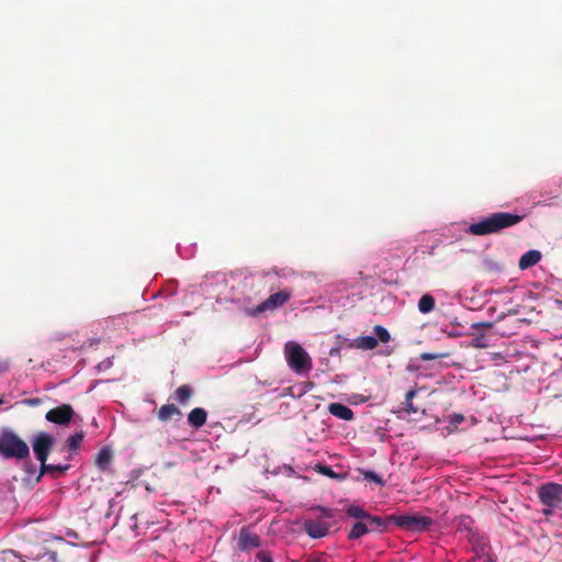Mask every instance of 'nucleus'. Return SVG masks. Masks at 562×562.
<instances>
[{"instance_id":"12","label":"nucleus","mask_w":562,"mask_h":562,"mask_svg":"<svg viewBox=\"0 0 562 562\" xmlns=\"http://www.w3.org/2000/svg\"><path fill=\"white\" fill-rule=\"evenodd\" d=\"M390 522H393L389 519V516L383 518L380 516L369 515L366 519V524L369 532H383L387 529Z\"/></svg>"},{"instance_id":"38","label":"nucleus","mask_w":562,"mask_h":562,"mask_svg":"<svg viewBox=\"0 0 562 562\" xmlns=\"http://www.w3.org/2000/svg\"><path fill=\"white\" fill-rule=\"evenodd\" d=\"M26 471L30 472L31 474L35 473V465L32 463H27Z\"/></svg>"},{"instance_id":"30","label":"nucleus","mask_w":562,"mask_h":562,"mask_svg":"<svg viewBox=\"0 0 562 562\" xmlns=\"http://www.w3.org/2000/svg\"><path fill=\"white\" fill-rule=\"evenodd\" d=\"M318 472L328 476V477H336V473L334 470L328 465H318Z\"/></svg>"},{"instance_id":"25","label":"nucleus","mask_w":562,"mask_h":562,"mask_svg":"<svg viewBox=\"0 0 562 562\" xmlns=\"http://www.w3.org/2000/svg\"><path fill=\"white\" fill-rule=\"evenodd\" d=\"M25 562H57V554L54 551H45L43 554L26 558Z\"/></svg>"},{"instance_id":"34","label":"nucleus","mask_w":562,"mask_h":562,"mask_svg":"<svg viewBox=\"0 0 562 562\" xmlns=\"http://www.w3.org/2000/svg\"><path fill=\"white\" fill-rule=\"evenodd\" d=\"M471 524L472 519L469 516H462L460 518V526H463L464 528H470Z\"/></svg>"},{"instance_id":"14","label":"nucleus","mask_w":562,"mask_h":562,"mask_svg":"<svg viewBox=\"0 0 562 562\" xmlns=\"http://www.w3.org/2000/svg\"><path fill=\"white\" fill-rule=\"evenodd\" d=\"M207 418V412L202 407L193 408L188 415V423L195 429L201 428L205 425Z\"/></svg>"},{"instance_id":"28","label":"nucleus","mask_w":562,"mask_h":562,"mask_svg":"<svg viewBox=\"0 0 562 562\" xmlns=\"http://www.w3.org/2000/svg\"><path fill=\"white\" fill-rule=\"evenodd\" d=\"M363 477H364V480L372 481L380 486L385 485V482L383 481V479L374 471H363Z\"/></svg>"},{"instance_id":"16","label":"nucleus","mask_w":562,"mask_h":562,"mask_svg":"<svg viewBox=\"0 0 562 562\" xmlns=\"http://www.w3.org/2000/svg\"><path fill=\"white\" fill-rule=\"evenodd\" d=\"M175 416L181 417L182 413L173 404H165L157 412V417L161 422H168V420L172 419Z\"/></svg>"},{"instance_id":"4","label":"nucleus","mask_w":562,"mask_h":562,"mask_svg":"<svg viewBox=\"0 0 562 562\" xmlns=\"http://www.w3.org/2000/svg\"><path fill=\"white\" fill-rule=\"evenodd\" d=\"M538 497L541 504L546 506L542 513L546 516H550L555 508L562 505V485L546 483L539 487Z\"/></svg>"},{"instance_id":"21","label":"nucleus","mask_w":562,"mask_h":562,"mask_svg":"<svg viewBox=\"0 0 562 562\" xmlns=\"http://www.w3.org/2000/svg\"><path fill=\"white\" fill-rule=\"evenodd\" d=\"M435 299L430 294H424L418 301V310L423 314L430 313L435 308Z\"/></svg>"},{"instance_id":"18","label":"nucleus","mask_w":562,"mask_h":562,"mask_svg":"<svg viewBox=\"0 0 562 562\" xmlns=\"http://www.w3.org/2000/svg\"><path fill=\"white\" fill-rule=\"evenodd\" d=\"M193 395V389L188 385L183 384L180 385L173 393V398L180 404V405H187L189 400Z\"/></svg>"},{"instance_id":"27","label":"nucleus","mask_w":562,"mask_h":562,"mask_svg":"<svg viewBox=\"0 0 562 562\" xmlns=\"http://www.w3.org/2000/svg\"><path fill=\"white\" fill-rule=\"evenodd\" d=\"M26 559L19 555L15 551L9 550L3 552L2 562H25Z\"/></svg>"},{"instance_id":"40","label":"nucleus","mask_w":562,"mask_h":562,"mask_svg":"<svg viewBox=\"0 0 562 562\" xmlns=\"http://www.w3.org/2000/svg\"><path fill=\"white\" fill-rule=\"evenodd\" d=\"M32 405H35V404H38L40 403V400L38 398H34V400H30L29 401Z\"/></svg>"},{"instance_id":"39","label":"nucleus","mask_w":562,"mask_h":562,"mask_svg":"<svg viewBox=\"0 0 562 562\" xmlns=\"http://www.w3.org/2000/svg\"><path fill=\"white\" fill-rule=\"evenodd\" d=\"M339 352V348H333L329 352L330 356H335Z\"/></svg>"},{"instance_id":"3","label":"nucleus","mask_w":562,"mask_h":562,"mask_svg":"<svg viewBox=\"0 0 562 562\" xmlns=\"http://www.w3.org/2000/svg\"><path fill=\"white\" fill-rule=\"evenodd\" d=\"M284 356L288 366L297 374L312 370V358L306 350L295 341H288L284 346Z\"/></svg>"},{"instance_id":"5","label":"nucleus","mask_w":562,"mask_h":562,"mask_svg":"<svg viewBox=\"0 0 562 562\" xmlns=\"http://www.w3.org/2000/svg\"><path fill=\"white\" fill-rule=\"evenodd\" d=\"M389 519L402 529L414 532L428 530L434 524L430 517L423 515H391Z\"/></svg>"},{"instance_id":"35","label":"nucleus","mask_w":562,"mask_h":562,"mask_svg":"<svg viewBox=\"0 0 562 562\" xmlns=\"http://www.w3.org/2000/svg\"><path fill=\"white\" fill-rule=\"evenodd\" d=\"M483 340H484V336H480V337L475 338L474 346L480 347V348H485L486 344H484Z\"/></svg>"},{"instance_id":"2","label":"nucleus","mask_w":562,"mask_h":562,"mask_svg":"<svg viewBox=\"0 0 562 562\" xmlns=\"http://www.w3.org/2000/svg\"><path fill=\"white\" fill-rule=\"evenodd\" d=\"M0 456L4 459L24 460L30 457L27 443L12 431L0 435Z\"/></svg>"},{"instance_id":"19","label":"nucleus","mask_w":562,"mask_h":562,"mask_svg":"<svg viewBox=\"0 0 562 562\" xmlns=\"http://www.w3.org/2000/svg\"><path fill=\"white\" fill-rule=\"evenodd\" d=\"M85 436H86V432H85L83 430H80V431H78V432H76V434L71 435V436L67 439V441H66V445H65V446H66V449H67L70 453L76 452V451L79 449V447H80L81 442L83 441Z\"/></svg>"},{"instance_id":"8","label":"nucleus","mask_w":562,"mask_h":562,"mask_svg":"<svg viewBox=\"0 0 562 562\" xmlns=\"http://www.w3.org/2000/svg\"><path fill=\"white\" fill-rule=\"evenodd\" d=\"M75 415V411L69 404H61L57 407L49 409L45 418L56 425L65 426L70 423Z\"/></svg>"},{"instance_id":"17","label":"nucleus","mask_w":562,"mask_h":562,"mask_svg":"<svg viewBox=\"0 0 562 562\" xmlns=\"http://www.w3.org/2000/svg\"><path fill=\"white\" fill-rule=\"evenodd\" d=\"M112 450L109 447H103L97 454L95 464L100 470L104 471L112 462Z\"/></svg>"},{"instance_id":"23","label":"nucleus","mask_w":562,"mask_h":562,"mask_svg":"<svg viewBox=\"0 0 562 562\" xmlns=\"http://www.w3.org/2000/svg\"><path fill=\"white\" fill-rule=\"evenodd\" d=\"M369 533L366 520H359L352 525L351 530L349 531V539H358L363 535Z\"/></svg>"},{"instance_id":"1","label":"nucleus","mask_w":562,"mask_h":562,"mask_svg":"<svg viewBox=\"0 0 562 562\" xmlns=\"http://www.w3.org/2000/svg\"><path fill=\"white\" fill-rule=\"evenodd\" d=\"M525 215H518L507 212L492 213L480 222L469 226V233L476 236L490 235L501 232L504 228L517 225L524 220Z\"/></svg>"},{"instance_id":"22","label":"nucleus","mask_w":562,"mask_h":562,"mask_svg":"<svg viewBox=\"0 0 562 562\" xmlns=\"http://www.w3.org/2000/svg\"><path fill=\"white\" fill-rule=\"evenodd\" d=\"M416 394L417 390L412 389L407 391L405 395V401L403 402V409L407 414H417L419 412V408L413 404V398L416 396Z\"/></svg>"},{"instance_id":"33","label":"nucleus","mask_w":562,"mask_h":562,"mask_svg":"<svg viewBox=\"0 0 562 562\" xmlns=\"http://www.w3.org/2000/svg\"><path fill=\"white\" fill-rule=\"evenodd\" d=\"M318 510L321 512V516L323 518H333L334 517L333 510H330V509L319 507Z\"/></svg>"},{"instance_id":"6","label":"nucleus","mask_w":562,"mask_h":562,"mask_svg":"<svg viewBox=\"0 0 562 562\" xmlns=\"http://www.w3.org/2000/svg\"><path fill=\"white\" fill-rule=\"evenodd\" d=\"M291 297V291L281 290L277 293L271 294L267 300L261 302L255 308L247 311L250 316H257L267 311H274L283 306Z\"/></svg>"},{"instance_id":"32","label":"nucleus","mask_w":562,"mask_h":562,"mask_svg":"<svg viewBox=\"0 0 562 562\" xmlns=\"http://www.w3.org/2000/svg\"><path fill=\"white\" fill-rule=\"evenodd\" d=\"M257 558L260 562H273L271 555L269 552L267 551H260L258 554H257Z\"/></svg>"},{"instance_id":"13","label":"nucleus","mask_w":562,"mask_h":562,"mask_svg":"<svg viewBox=\"0 0 562 562\" xmlns=\"http://www.w3.org/2000/svg\"><path fill=\"white\" fill-rule=\"evenodd\" d=\"M328 412L335 417L347 422L352 420L355 416L352 409L341 403H330Z\"/></svg>"},{"instance_id":"15","label":"nucleus","mask_w":562,"mask_h":562,"mask_svg":"<svg viewBox=\"0 0 562 562\" xmlns=\"http://www.w3.org/2000/svg\"><path fill=\"white\" fill-rule=\"evenodd\" d=\"M540 259L541 254L539 250H528L520 257L518 266L521 270H525L537 265L540 261Z\"/></svg>"},{"instance_id":"9","label":"nucleus","mask_w":562,"mask_h":562,"mask_svg":"<svg viewBox=\"0 0 562 562\" xmlns=\"http://www.w3.org/2000/svg\"><path fill=\"white\" fill-rule=\"evenodd\" d=\"M339 340V348H357L361 350H373L378 346V339L373 336H360L353 341H350L348 338H342L341 336H337Z\"/></svg>"},{"instance_id":"36","label":"nucleus","mask_w":562,"mask_h":562,"mask_svg":"<svg viewBox=\"0 0 562 562\" xmlns=\"http://www.w3.org/2000/svg\"><path fill=\"white\" fill-rule=\"evenodd\" d=\"M452 420H453L454 423L460 424V423H462V422L464 420V417H463V415H461V414H456V415H453Z\"/></svg>"},{"instance_id":"29","label":"nucleus","mask_w":562,"mask_h":562,"mask_svg":"<svg viewBox=\"0 0 562 562\" xmlns=\"http://www.w3.org/2000/svg\"><path fill=\"white\" fill-rule=\"evenodd\" d=\"M305 562H329V557L326 553H317L307 557Z\"/></svg>"},{"instance_id":"41","label":"nucleus","mask_w":562,"mask_h":562,"mask_svg":"<svg viewBox=\"0 0 562 562\" xmlns=\"http://www.w3.org/2000/svg\"><path fill=\"white\" fill-rule=\"evenodd\" d=\"M7 366H0V373L5 371L7 370ZM2 403V401L0 400V404Z\"/></svg>"},{"instance_id":"24","label":"nucleus","mask_w":562,"mask_h":562,"mask_svg":"<svg viewBox=\"0 0 562 562\" xmlns=\"http://www.w3.org/2000/svg\"><path fill=\"white\" fill-rule=\"evenodd\" d=\"M347 515L359 520H366L370 514L360 506L351 505L347 508Z\"/></svg>"},{"instance_id":"11","label":"nucleus","mask_w":562,"mask_h":562,"mask_svg":"<svg viewBox=\"0 0 562 562\" xmlns=\"http://www.w3.org/2000/svg\"><path fill=\"white\" fill-rule=\"evenodd\" d=\"M260 546V538L248 528H243L239 535V547L241 550H251Z\"/></svg>"},{"instance_id":"20","label":"nucleus","mask_w":562,"mask_h":562,"mask_svg":"<svg viewBox=\"0 0 562 562\" xmlns=\"http://www.w3.org/2000/svg\"><path fill=\"white\" fill-rule=\"evenodd\" d=\"M70 468L69 464H47L46 461H44V464H41V472L38 477H41L45 473H65Z\"/></svg>"},{"instance_id":"37","label":"nucleus","mask_w":562,"mask_h":562,"mask_svg":"<svg viewBox=\"0 0 562 562\" xmlns=\"http://www.w3.org/2000/svg\"><path fill=\"white\" fill-rule=\"evenodd\" d=\"M490 326H491V324H488V323H479V324L472 325L473 328L490 327Z\"/></svg>"},{"instance_id":"31","label":"nucleus","mask_w":562,"mask_h":562,"mask_svg":"<svg viewBox=\"0 0 562 562\" xmlns=\"http://www.w3.org/2000/svg\"><path fill=\"white\" fill-rule=\"evenodd\" d=\"M443 355H439V353H430V352H423L420 353L419 358L424 361H430V360H436V359H439V358H442Z\"/></svg>"},{"instance_id":"10","label":"nucleus","mask_w":562,"mask_h":562,"mask_svg":"<svg viewBox=\"0 0 562 562\" xmlns=\"http://www.w3.org/2000/svg\"><path fill=\"white\" fill-rule=\"evenodd\" d=\"M330 525L323 520L308 519L304 521V530L314 539L325 537L329 531Z\"/></svg>"},{"instance_id":"7","label":"nucleus","mask_w":562,"mask_h":562,"mask_svg":"<svg viewBox=\"0 0 562 562\" xmlns=\"http://www.w3.org/2000/svg\"><path fill=\"white\" fill-rule=\"evenodd\" d=\"M55 443V439L52 435L47 432H40L33 443V451L36 457V459L41 462V464H44V461H47L48 454Z\"/></svg>"},{"instance_id":"26","label":"nucleus","mask_w":562,"mask_h":562,"mask_svg":"<svg viewBox=\"0 0 562 562\" xmlns=\"http://www.w3.org/2000/svg\"><path fill=\"white\" fill-rule=\"evenodd\" d=\"M373 333L376 335L378 342L381 341L382 344H387L391 340L389 330L381 325H375L373 327Z\"/></svg>"}]
</instances>
